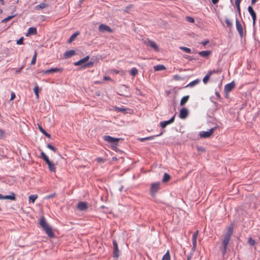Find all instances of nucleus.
Here are the masks:
<instances>
[{"mask_svg": "<svg viewBox=\"0 0 260 260\" xmlns=\"http://www.w3.org/2000/svg\"><path fill=\"white\" fill-rule=\"evenodd\" d=\"M233 225H231L228 228L226 232L224 235L223 239L222 241L221 246L220 247V250L221 251L223 256H224V255L225 254L226 252L228 246L230 241L231 236L233 234Z\"/></svg>", "mask_w": 260, "mask_h": 260, "instance_id": "1", "label": "nucleus"}, {"mask_svg": "<svg viewBox=\"0 0 260 260\" xmlns=\"http://www.w3.org/2000/svg\"><path fill=\"white\" fill-rule=\"evenodd\" d=\"M40 224L49 237L53 238L54 237V234L52 231L51 227L47 223L44 216L41 217Z\"/></svg>", "mask_w": 260, "mask_h": 260, "instance_id": "2", "label": "nucleus"}, {"mask_svg": "<svg viewBox=\"0 0 260 260\" xmlns=\"http://www.w3.org/2000/svg\"><path fill=\"white\" fill-rule=\"evenodd\" d=\"M103 139L105 141L111 144L112 150L115 151H118V148L117 147L118 142L122 140L121 138H115L110 136H104Z\"/></svg>", "mask_w": 260, "mask_h": 260, "instance_id": "3", "label": "nucleus"}, {"mask_svg": "<svg viewBox=\"0 0 260 260\" xmlns=\"http://www.w3.org/2000/svg\"><path fill=\"white\" fill-rule=\"evenodd\" d=\"M160 183L159 182L152 183L151 184L150 192L152 197H154L156 193L159 190L160 187Z\"/></svg>", "mask_w": 260, "mask_h": 260, "instance_id": "4", "label": "nucleus"}, {"mask_svg": "<svg viewBox=\"0 0 260 260\" xmlns=\"http://www.w3.org/2000/svg\"><path fill=\"white\" fill-rule=\"evenodd\" d=\"M217 128L216 126H215L209 129V131H202L200 133V136L201 138H209L213 133L214 131Z\"/></svg>", "mask_w": 260, "mask_h": 260, "instance_id": "5", "label": "nucleus"}, {"mask_svg": "<svg viewBox=\"0 0 260 260\" xmlns=\"http://www.w3.org/2000/svg\"><path fill=\"white\" fill-rule=\"evenodd\" d=\"M113 256L115 259H117L119 256L120 251L118 249V244L115 240H113Z\"/></svg>", "mask_w": 260, "mask_h": 260, "instance_id": "6", "label": "nucleus"}, {"mask_svg": "<svg viewBox=\"0 0 260 260\" xmlns=\"http://www.w3.org/2000/svg\"><path fill=\"white\" fill-rule=\"evenodd\" d=\"M236 26L239 35L241 38H243L244 35V29L241 23L237 18L236 19Z\"/></svg>", "mask_w": 260, "mask_h": 260, "instance_id": "7", "label": "nucleus"}, {"mask_svg": "<svg viewBox=\"0 0 260 260\" xmlns=\"http://www.w3.org/2000/svg\"><path fill=\"white\" fill-rule=\"evenodd\" d=\"M99 30L101 32L107 31L110 33L113 32L112 29L108 25L102 24L99 26Z\"/></svg>", "mask_w": 260, "mask_h": 260, "instance_id": "8", "label": "nucleus"}, {"mask_svg": "<svg viewBox=\"0 0 260 260\" xmlns=\"http://www.w3.org/2000/svg\"><path fill=\"white\" fill-rule=\"evenodd\" d=\"M199 234V231H196L192 235V250L194 251L196 249L197 247V239Z\"/></svg>", "mask_w": 260, "mask_h": 260, "instance_id": "9", "label": "nucleus"}, {"mask_svg": "<svg viewBox=\"0 0 260 260\" xmlns=\"http://www.w3.org/2000/svg\"><path fill=\"white\" fill-rule=\"evenodd\" d=\"M175 115L176 114H175L171 118H170L169 120H167V121H161L160 123V126L164 128L165 127H166V126L168 124H170L171 123H172L173 122H174V120H175Z\"/></svg>", "mask_w": 260, "mask_h": 260, "instance_id": "10", "label": "nucleus"}, {"mask_svg": "<svg viewBox=\"0 0 260 260\" xmlns=\"http://www.w3.org/2000/svg\"><path fill=\"white\" fill-rule=\"evenodd\" d=\"M248 11L249 13L250 14L253 21V25H254L256 22V15L255 12H254L253 9L251 6H249L248 8Z\"/></svg>", "mask_w": 260, "mask_h": 260, "instance_id": "11", "label": "nucleus"}, {"mask_svg": "<svg viewBox=\"0 0 260 260\" xmlns=\"http://www.w3.org/2000/svg\"><path fill=\"white\" fill-rule=\"evenodd\" d=\"M235 87V84L234 81L227 84L224 87V91L226 93L231 91Z\"/></svg>", "mask_w": 260, "mask_h": 260, "instance_id": "12", "label": "nucleus"}, {"mask_svg": "<svg viewBox=\"0 0 260 260\" xmlns=\"http://www.w3.org/2000/svg\"><path fill=\"white\" fill-rule=\"evenodd\" d=\"M88 208L87 204L86 202H80L77 205V209L80 211H84Z\"/></svg>", "mask_w": 260, "mask_h": 260, "instance_id": "13", "label": "nucleus"}, {"mask_svg": "<svg viewBox=\"0 0 260 260\" xmlns=\"http://www.w3.org/2000/svg\"><path fill=\"white\" fill-rule=\"evenodd\" d=\"M188 115V110L186 108H182L180 110L179 116L181 119H185L187 117Z\"/></svg>", "mask_w": 260, "mask_h": 260, "instance_id": "14", "label": "nucleus"}, {"mask_svg": "<svg viewBox=\"0 0 260 260\" xmlns=\"http://www.w3.org/2000/svg\"><path fill=\"white\" fill-rule=\"evenodd\" d=\"M63 69L62 68H51L50 69L47 70L46 71H45L44 72V74H52L55 72H62Z\"/></svg>", "mask_w": 260, "mask_h": 260, "instance_id": "15", "label": "nucleus"}, {"mask_svg": "<svg viewBox=\"0 0 260 260\" xmlns=\"http://www.w3.org/2000/svg\"><path fill=\"white\" fill-rule=\"evenodd\" d=\"M89 58V56H86V57L79 60V61L74 62V64L76 66H80V65L83 66L88 60Z\"/></svg>", "mask_w": 260, "mask_h": 260, "instance_id": "16", "label": "nucleus"}, {"mask_svg": "<svg viewBox=\"0 0 260 260\" xmlns=\"http://www.w3.org/2000/svg\"><path fill=\"white\" fill-rule=\"evenodd\" d=\"M48 166V168L51 172H55L56 168L54 164L49 159L45 161Z\"/></svg>", "mask_w": 260, "mask_h": 260, "instance_id": "17", "label": "nucleus"}, {"mask_svg": "<svg viewBox=\"0 0 260 260\" xmlns=\"http://www.w3.org/2000/svg\"><path fill=\"white\" fill-rule=\"evenodd\" d=\"M37 34V28L36 27H30L28 28V32L26 34V36H28L29 35H35Z\"/></svg>", "mask_w": 260, "mask_h": 260, "instance_id": "18", "label": "nucleus"}, {"mask_svg": "<svg viewBox=\"0 0 260 260\" xmlns=\"http://www.w3.org/2000/svg\"><path fill=\"white\" fill-rule=\"evenodd\" d=\"M75 51L74 50H70L68 51H66L64 54V56L65 58H70L75 54Z\"/></svg>", "mask_w": 260, "mask_h": 260, "instance_id": "19", "label": "nucleus"}, {"mask_svg": "<svg viewBox=\"0 0 260 260\" xmlns=\"http://www.w3.org/2000/svg\"><path fill=\"white\" fill-rule=\"evenodd\" d=\"M79 34H80V32L79 31H76L75 33H74L73 35H71V36L70 37V38L68 40V43H72L75 40V39L78 35H79Z\"/></svg>", "mask_w": 260, "mask_h": 260, "instance_id": "20", "label": "nucleus"}, {"mask_svg": "<svg viewBox=\"0 0 260 260\" xmlns=\"http://www.w3.org/2000/svg\"><path fill=\"white\" fill-rule=\"evenodd\" d=\"M147 45L153 48L155 51H158V47L154 42L149 40Z\"/></svg>", "mask_w": 260, "mask_h": 260, "instance_id": "21", "label": "nucleus"}, {"mask_svg": "<svg viewBox=\"0 0 260 260\" xmlns=\"http://www.w3.org/2000/svg\"><path fill=\"white\" fill-rule=\"evenodd\" d=\"M4 199L15 201L16 200L15 194L14 192H12L11 195L4 196Z\"/></svg>", "mask_w": 260, "mask_h": 260, "instance_id": "22", "label": "nucleus"}, {"mask_svg": "<svg viewBox=\"0 0 260 260\" xmlns=\"http://www.w3.org/2000/svg\"><path fill=\"white\" fill-rule=\"evenodd\" d=\"M211 54L210 51H202L199 52V54L203 57H207Z\"/></svg>", "mask_w": 260, "mask_h": 260, "instance_id": "23", "label": "nucleus"}, {"mask_svg": "<svg viewBox=\"0 0 260 260\" xmlns=\"http://www.w3.org/2000/svg\"><path fill=\"white\" fill-rule=\"evenodd\" d=\"M189 95H186L183 96L181 101H180V106H184L188 101L189 100Z\"/></svg>", "mask_w": 260, "mask_h": 260, "instance_id": "24", "label": "nucleus"}, {"mask_svg": "<svg viewBox=\"0 0 260 260\" xmlns=\"http://www.w3.org/2000/svg\"><path fill=\"white\" fill-rule=\"evenodd\" d=\"M171 176L168 173H165L162 179V182L166 183L168 182L171 179Z\"/></svg>", "mask_w": 260, "mask_h": 260, "instance_id": "25", "label": "nucleus"}, {"mask_svg": "<svg viewBox=\"0 0 260 260\" xmlns=\"http://www.w3.org/2000/svg\"><path fill=\"white\" fill-rule=\"evenodd\" d=\"M165 69L166 67L163 64H158L154 67V70L155 71H159Z\"/></svg>", "mask_w": 260, "mask_h": 260, "instance_id": "26", "label": "nucleus"}, {"mask_svg": "<svg viewBox=\"0 0 260 260\" xmlns=\"http://www.w3.org/2000/svg\"><path fill=\"white\" fill-rule=\"evenodd\" d=\"M38 127L40 129V131L45 136H46L47 137H48V138H51V135L48 134V133H47L43 128L42 127L39 125V124H38Z\"/></svg>", "mask_w": 260, "mask_h": 260, "instance_id": "27", "label": "nucleus"}, {"mask_svg": "<svg viewBox=\"0 0 260 260\" xmlns=\"http://www.w3.org/2000/svg\"><path fill=\"white\" fill-rule=\"evenodd\" d=\"M200 82V79H197L191 82L190 83H189L188 84H187L186 85V87H193L195 85L198 84Z\"/></svg>", "mask_w": 260, "mask_h": 260, "instance_id": "28", "label": "nucleus"}, {"mask_svg": "<svg viewBox=\"0 0 260 260\" xmlns=\"http://www.w3.org/2000/svg\"><path fill=\"white\" fill-rule=\"evenodd\" d=\"M211 75L212 73H208L204 77L203 81L205 84H206L208 82Z\"/></svg>", "mask_w": 260, "mask_h": 260, "instance_id": "29", "label": "nucleus"}, {"mask_svg": "<svg viewBox=\"0 0 260 260\" xmlns=\"http://www.w3.org/2000/svg\"><path fill=\"white\" fill-rule=\"evenodd\" d=\"M48 6V5L45 3H41L40 4L37 5L36 7V8L38 10L39 9H44L45 8H46Z\"/></svg>", "mask_w": 260, "mask_h": 260, "instance_id": "30", "label": "nucleus"}, {"mask_svg": "<svg viewBox=\"0 0 260 260\" xmlns=\"http://www.w3.org/2000/svg\"><path fill=\"white\" fill-rule=\"evenodd\" d=\"M130 74L133 76V77H135L136 76L138 73V70L136 68H132L130 71Z\"/></svg>", "mask_w": 260, "mask_h": 260, "instance_id": "31", "label": "nucleus"}, {"mask_svg": "<svg viewBox=\"0 0 260 260\" xmlns=\"http://www.w3.org/2000/svg\"><path fill=\"white\" fill-rule=\"evenodd\" d=\"M161 260H171L170 254L169 250H168L164 255Z\"/></svg>", "mask_w": 260, "mask_h": 260, "instance_id": "32", "label": "nucleus"}, {"mask_svg": "<svg viewBox=\"0 0 260 260\" xmlns=\"http://www.w3.org/2000/svg\"><path fill=\"white\" fill-rule=\"evenodd\" d=\"M34 91L35 93L37 99H38L39 97V87L38 85H36L34 89Z\"/></svg>", "mask_w": 260, "mask_h": 260, "instance_id": "33", "label": "nucleus"}, {"mask_svg": "<svg viewBox=\"0 0 260 260\" xmlns=\"http://www.w3.org/2000/svg\"><path fill=\"white\" fill-rule=\"evenodd\" d=\"M93 64H94L93 61H90L88 62L85 63L83 66H82V67L84 68H90V67H91L92 66H93Z\"/></svg>", "mask_w": 260, "mask_h": 260, "instance_id": "34", "label": "nucleus"}, {"mask_svg": "<svg viewBox=\"0 0 260 260\" xmlns=\"http://www.w3.org/2000/svg\"><path fill=\"white\" fill-rule=\"evenodd\" d=\"M16 16V15H11V16H8V17L4 19L2 21V23H6L7 22L9 21V20H11L12 18H13L15 16Z\"/></svg>", "mask_w": 260, "mask_h": 260, "instance_id": "35", "label": "nucleus"}, {"mask_svg": "<svg viewBox=\"0 0 260 260\" xmlns=\"http://www.w3.org/2000/svg\"><path fill=\"white\" fill-rule=\"evenodd\" d=\"M41 157L45 161L48 160L49 159L48 157L45 154V153L41 151Z\"/></svg>", "mask_w": 260, "mask_h": 260, "instance_id": "36", "label": "nucleus"}, {"mask_svg": "<svg viewBox=\"0 0 260 260\" xmlns=\"http://www.w3.org/2000/svg\"><path fill=\"white\" fill-rule=\"evenodd\" d=\"M225 23H226V26L229 28H232L233 26V24L231 22L229 19L225 18Z\"/></svg>", "mask_w": 260, "mask_h": 260, "instance_id": "37", "label": "nucleus"}, {"mask_svg": "<svg viewBox=\"0 0 260 260\" xmlns=\"http://www.w3.org/2000/svg\"><path fill=\"white\" fill-rule=\"evenodd\" d=\"M180 49L187 52V53H191V50L190 48H187V47H179Z\"/></svg>", "mask_w": 260, "mask_h": 260, "instance_id": "38", "label": "nucleus"}, {"mask_svg": "<svg viewBox=\"0 0 260 260\" xmlns=\"http://www.w3.org/2000/svg\"><path fill=\"white\" fill-rule=\"evenodd\" d=\"M38 196L37 194L30 195L29 196V200L34 203L35 200L37 199Z\"/></svg>", "mask_w": 260, "mask_h": 260, "instance_id": "39", "label": "nucleus"}, {"mask_svg": "<svg viewBox=\"0 0 260 260\" xmlns=\"http://www.w3.org/2000/svg\"><path fill=\"white\" fill-rule=\"evenodd\" d=\"M248 244L251 246H254L256 244V242L251 237L249 238L248 241Z\"/></svg>", "mask_w": 260, "mask_h": 260, "instance_id": "40", "label": "nucleus"}, {"mask_svg": "<svg viewBox=\"0 0 260 260\" xmlns=\"http://www.w3.org/2000/svg\"><path fill=\"white\" fill-rule=\"evenodd\" d=\"M47 148H48L49 149H51V150H52L54 152H57V148H55V147H54L51 144H48L47 145Z\"/></svg>", "mask_w": 260, "mask_h": 260, "instance_id": "41", "label": "nucleus"}, {"mask_svg": "<svg viewBox=\"0 0 260 260\" xmlns=\"http://www.w3.org/2000/svg\"><path fill=\"white\" fill-rule=\"evenodd\" d=\"M37 56V52L36 51H35V53L34 54L33 57L32 58L31 61V64H35L36 61V58Z\"/></svg>", "mask_w": 260, "mask_h": 260, "instance_id": "42", "label": "nucleus"}, {"mask_svg": "<svg viewBox=\"0 0 260 260\" xmlns=\"http://www.w3.org/2000/svg\"><path fill=\"white\" fill-rule=\"evenodd\" d=\"M221 72V70L220 69H217V70H213L212 71H210L208 72V73H212V75L213 74H217V73H220Z\"/></svg>", "mask_w": 260, "mask_h": 260, "instance_id": "43", "label": "nucleus"}, {"mask_svg": "<svg viewBox=\"0 0 260 260\" xmlns=\"http://www.w3.org/2000/svg\"><path fill=\"white\" fill-rule=\"evenodd\" d=\"M186 19L188 22L190 23H193L194 22V18L191 17L187 16Z\"/></svg>", "mask_w": 260, "mask_h": 260, "instance_id": "44", "label": "nucleus"}, {"mask_svg": "<svg viewBox=\"0 0 260 260\" xmlns=\"http://www.w3.org/2000/svg\"><path fill=\"white\" fill-rule=\"evenodd\" d=\"M173 79L175 80H183V78L180 77L178 75H174L173 76Z\"/></svg>", "mask_w": 260, "mask_h": 260, "instance_id": "45", "label": "nucleus"}, {"mask_svg": "<svg viewBox=\"0 0 260 260\" xmlns=\"http://www.w3.org/2000/svg\"><path fill=\"white\" fill-rule=\"evenodd\" d=\"M55 196H56V193H52L51 194H49V195L47 196L46 197H45V199H49L54 198Z\"/></svg>", "mask_w": 260, "mask_h": 260, "instance_id": "46", "label": "nucleus"}, {"mask_svg": "<svg viewBox=\"0 0 260 260\" xmlns=\"http://www.w3.org/2000/svg\"><path fill=\"white\" fill-rule=\"evenodd\" d=\"M184 57L186 59H187L190 61L192 60H194V59H196V58H194L192 56H189V55H185V56H184Z\"/></svg>", "mask_w": 260, "mask_h": 260, "instance_id": "47", "label": "nucleus"}, {"mask_svg": "<svg viewBox=\"0 0 260 260\" xmlns=\"http://www.w3.org/2000/svg\"><path fill=\"white\" fill-rule=\"evenodd\" d=\"M23 38L22 37L21 38H20L17 41V44L18 45H21V44H23Z\"/></svg>", "mask_w": 260, "mask_h": 260, "instance_id": "48", "label": "nucleus"}, {"mask_svg": "<svg viewBox=\"0 0 260 260\" xmlns=\"http://www.w3.org/2000/svg\"><path fill=\"white\" fill-rule=\"evenodd\" d=\"M133 7V5H129L128 6L126 7L124 10V11L126 12V13H129V9L131 8H132V7Z\"/></svg>", "mask_w": 260, "mask_h": 260, "instance_id": "49", "label": "nucleus"}, {"mask_svg": "<svg viewBox=\"0 0 260 260\" xmlns=\"http://www.w3.org/2000/svg\"><path fill=\"white\" fill-rule=\"evenodd\" d=\"M5 134V131L0 129V138H2L4 137Z\"/></svg>", "mask_w": 260, "mask_h": 260, "instance_id": "50", "label": "nucleus"}, {"mask_svg": "<svg viewBox=\"0 0 260 260\" xmlns=\"http://www.w3.org/2000/svg\"><path fill=\"white\" fill-rule=\"evenodd\" d=\"M23 68V66H22L21 67L18 68L16 71H15V73L16 74H18L19 73H20L21 72V71L22 70Z\"/></svg>", "mask_w": 260, "mask_h": 260, "instance_id": "51", "label": "nucleus"}, {"mask_svg": "<svg viewBox=\"0 0 260 260\" xmlns=\"http://www.w3.org/2000/svg\"><path fill=\"white\" fill-rule=\"evenodd\" d=\"M16 97L15 94L14 92H12L11 94V99L10 100H13Z\"/></svg>", "mask_w": 260, "mask_h": 260, "instance_id": "52", "label": "nucleus"}, {"mask_svg": "<svg viewBox=\"0 0 260 260\" xmlns=\"http://www.w3.org/2000/svg\"><path fill=\"white\" fill-rule=\"evenodd\" d=\"M241 0H235V5L236 7L240 6Z\"/></svg>", "mask_w": 260, "mask_h": 260, "instance_id": "53", "label": "nucleus"}, {"mask_svg": "<svg viewBox=\"0 0 260 260\" xmlns=\"http://www.w3.org/2000/svg\"><path fill=\"white\" fill-rule=\"evenodd\" d=\"M96 160L98 162H104V159L103 158H101V157L97 158H96Z\"/></svg>", "mask_w": 260, "mask_h": 260, "instance_id": "54", "label": "nucleus"}, {"mask_svg": "<svg viewBox=\"0 0 260 260\" xmlns=\"http://www.w3.org/2000/svg\"><path fill=\"white\" fill-rule=\"evenodd\" d=\"M198 150L200 151H202V152H205V149L202 147H198Z\"/></svg>", "mask_w": 260, "mask_h": 260, "instance_id": "55", "label": "nucleus"}, {"mask_svg": "<svg viewBox=\"0 0 260 260\" xmlns=\"http://www.w3.org/2000/svg\"><path fill=\"white\" fill-rule=\"evenodd\" d=\"M237 9V11L238 12V13L239 14V16H241V10H240V6H237L236 7Z\"/></svg>", "mask_w": 260, "mask_h": 260, "instance_id": "56", "label": "nucleus"}, {"mask_svg": "<svg viewBox=\"0 0 260 260\" xmlns=\"http://www.w3.org/2000/svg\"><path fill=\"white\" fill-rule=\"evenodd\" d=\"M215 94L216 95V97L218 99H220V94L218 92V91H216L215 92Z\"/></svg>", "mask_w": 260, "mask_h": 260, "instance_id": "57", "label": "nucleus"}, {"mask_svg": "<svg viewBox=\"0 0 260 260\" xmlns=\"http://www.w3.org/2000/svg\"><path fill=\"white\" fill-rule=\"evenodd\" d=\"M111 78L108 76H105L104 77V80L107 81V80H110Z\"/></svg>", "mask_w": 260, "mask_h": 260, "instance_id": "58", "label": "nucleus"}, {"mask_svg": "<svg viewBox=\"0 0 260 260\" xmlns=\"http://www.w3.org/2000/svg\"><path fill=\"white\" fill-rule=\"evenodd\" d=\"M118 110L119 111H121V112H124L125 111V109L123 108H118Z\"/></svg>", "mask_w": 260, "mask_h": 260, "instance_id": "59", "label": "nucleus"}, {"mask_svg": "<svg viewBox=\"0 0 260 260\" xmlns=\"http://www.w3.org/2000/svg\"><path fill=\"white\" fill-rule=\"evenodd\" d=\"M140 141H141V142H143V141H144L148 140V138H147V137L143 138H141V139H140Z\"/></svg>", "mask_w": 260, "mask_h": 260, "instance_id": "60", "label": "nucleus"}, {"mask_svg": "<svg viewBox=\"0 0 260 260\" xmlns=\"http://www.w3.org/2000/svg\"><path fill=\"white\" fill-rule=\"evenodd\" d=\"M209 43V41L208 40H206V41H205L204 42H202V44H203V45H206L207 44H208Z\"/></svg>", "mask_w": 260, "mask_h": 260, "instance_id": "61", "label": "nucleus"}, {"mask_svg": "<svg viewBox=\"0 0 260 260\" xmlns=\"http://www.w3.org/2000/svg\"><path fill=\"white\" fill-rule=\"evenodd\" d=\"M211 1L213 4H216L219 2V0H211Z\"/></svg>", "mask_w": 260, "mask_h": 260, "instance_id": "62", "label": "nucleus"}, {"mask_svg": "<svg viewBox=\"0 0 260 260\" xmlns=\"http://www.w3.org/2000/svg\"><path fill=\"white\" fill-rule=\"evenodd\" d=\"M154 137H155V136H154L148 137H147L148 140H152L154 138Z\"/></svg>", "mask_w": 260, "mask_h": 260, "instance_id": "63", "label": "nucleus"}, {"mask_svg": "<svg viewBox=\"0 0 260 260\" xmlns=\"http://www.w3.org/2000/svg\"><path fill=\"white\" fill-rule=\"evenodd\" d=\"M257 0H251V4L252 5H254Z\"/></svg>", "mask_w": 260, "mask_h": 260, "instance_id": "64", "label": "nucleus"}]
</instances>
